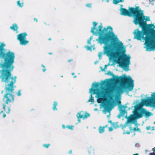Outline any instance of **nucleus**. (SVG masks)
Here are the masks:
<instances>
[{"label":"nucleus","instance_id":"1","mask_svg":"<svg viewBox=\"0 0 155 155\" xmlns=\"http://www.w3.org/2000/svg\"><path fill=\"white\" fill-rule=\"evenodd\" d=\"M0 44V58L3 59L5 61L0 64V67L2 69L0 71V78L2 79V81L8 83L5 85V94L3 99L6 104H8L14 100L12 93L14 91L13 84L16 81V77H13L11 71L14 68L13 64L15 56L14 52L4 48L6 45L4 43L1 42Z\"/></svg>","mask_w":155,"mask_h":155},{"label":"nucleus","instance_id":"2","mask_svg":"<svg viewBox=\"0 0 155 155\" xmlns=\"http://www.w3.org/2000/svg\"><path fill=\"white\" fill-rule=\"evenodd\" d=\"M113 29L110 26L107 28H104L103 31V35H101L97 40L98 43L102 45L106 44L110 41H114L115 43L110 44L108 46L104 47V53L107 56L110 58L114 56L116 54H123V61L120 63L118 62L119 66L123 68V70L127 71L129 70L128 66L125 67V65H129L130 64V56L129 55L124 54L126 52V47L124 45L122 42L118 38L117 36L112 32Z\"/></svg>","mask_w":155,"mask_h":155},{"label":"nucleus","instance_id":"3","mask_svg":"<svg viewBox=\"0 0 155 155\" xmlns=\"http://www.w3.org/2000/svg\"><path fill=\"white\" fill-rule=\"evenodd\" d=\"M120 12L122 15L134 17V23L136 25L139 24V26L142 28L141 31L138 29L134 31V34L136 38L138 40L145 41V45L151 41V38L147 35V32L155 33V26L153 24L147 25L146 21H150V18L143 15V11L139 7L130 8L129 11L121 9Z\"/></svg>","mask_w":155,"mask_h":155},{"label":"nucleus","instance_id":"4","mask_svg":"<svg viewBox=\"0 0 155 155\" xmlns=\"http://www.w3.org/2000/svg\"><path fill=\"white\" fill-rule=\"evenodd\" d=\"M98 86L97 83H93L92 84V88L89 90V93L91 94H96V97L97 98V101L98 103H104L106 100V96L107 92L106 90H102L100 91H97L95 92L93 89L94 87H97Z\"/></svg>","mask_w":155,"mask_h":155},{"label":"nucleus","instance_id":"5","mask_svg":"<svg viewBox=\"0 0 155 155\" xmlns=\"http://www.w3.org/2000/svg\"><path fill=\"white\" fill-rule=\"evenodd\" d=\"M143 106L155 108V93H152L150 97H147L146 99H142L141 103L137 106V107H141Z\"/></svg>","mask_w":155,"mask_h":155},{"label":"nucleus","instance_id":"6","mask_svg":"<svg viewBox=\"0 0 155 155\" xmlns=\"http://www.w3.org/2000/svg\"><path fill=\"white\" fill-rule=\"evenodd\" d=\"M120 79L123 81H127L130 82L128 85L127 89L128 91L133 90L134 87V81L132 80L131 77L129 76L127 77L125 74H124L120 77Z\"/></svg>","mask_w":155,"mask_h":155},{"label":"nucleus","instance_id":"7","mask_svg":"<svg viewBox=\"0 0 155 155\" xmlns=\"http://www.w3.org/2000/svg\"><path fill=\"white\" fill-rule=\"evenodd\" d=\"M27 35L26 33H24L18 35L17 39L20 41L21 45H25L28 43V41L26 39V36Z\"/></svg>","mask_w":155,"mask_h":155},{"label":"nucleus","instance_id":"8","mask_svg":"<svg viewBox=\"0 0 155 155\" xmlns=\"http://www.w3.org/2000/svg\"><path fill=\"white\" fill-rule=\"evenodd\" d=\"M102 26L101 25L98 26V29L96 28H95L93 27L92 28L91 32L93 33V34L96 35H100L99 37L103 35V31H102Z\"/></svg>","mask_w":155,"mask_h":155},{"label":"nucleus","instance_id":"9","mask_svg":"<svg viewBox=\"0 0 155 155\" xmlns=\"http://www.w3.org/2000/svg\"><path fill=\"white\" fill-rule=\"evenodd\" d=\"M132 116H133L134 118L136 119H138L142 117L143 114L142 112H136L134 113Z\"/></svg>","mask_w":155,"mask_h":155},{"label":"nucleus","instance_id":"10","mask_svg":"<svg viewBox=\"0 0 155 155\" xmlns=\"http://www.w3.org/2000/svg\"><path fill=\"white\" fill-rule=\"evenodd\" d=\"M3 108L4 110V111L6 113H8L9 112L10 110L9 106H7L6 105L3 104Z\"/></svg>","mask_w":155,"mask_h":155},{"label":"nucleus","instance_id":"11","mask_svg":"<svg viewBox=\"0 0 155 155\" xmlns=\"http://www.w3.org/2000/svg\"><path fill=\"white\" fill-rule=\"evenodd\" d=\"M90 116V114L87 113H84V116H81V117H82L83 119H84L87 118V117H89Z\"/></svg>","mask_w":155,"mask_h":155},{"label":"nucleus","instance_id":"12","mask_svg":"<svg viewBox=\"0 0 155 155\" xmlns=\"http://www.w3.org/2000/svg\"><path fill=\"white\" fill-rule=\"evenodd\" d=\"M10 28L12 29L15 31L16 30L18 29V27L16 24H14L12 26L10 27Z\"/></svg>","mask_w":155,"mask_h":155},{"label":"nucleus","instance_id":"13","mask_svg":"<svg viewBox=\"0 0 155 155\" xmlns=\"http://www.w3.org/2000/svg\"><path fill=\"white\" fill-rule=\"evenodd\" d=\"M84 112H80L78 113L77 115V117L78 118H81L82 117H81V116H84Z\"/></svg>","mask_w":155,"mask_h":155},{"label":"nucleus","instance_id":"14","mask_svg":"<svg viewBox=\"0 0 155 155\" xmlns=\"http://www.w3.org/2000/svg\"><path fill=\"white\" fill-rule=\"evenodd\" d=\"M105 127H100L99 128V132L100 133H103L104 131Z\"/></svg>","mask_w":155,"mask_h":155},{"label":"nucleus","instance_id":"15","mask_svg":"<svg viewBox=\"0 0 155 155\" xmlns=\"http://www.w3.org/2000/svg\"><path fill=\"white\" fill-rule=\"evenodd\" d=\"M144 111L145 115L147 117H149L152 115V114L150 112H148L147 111H145V110Z\"/></svg>","mask_w":155,"mask_h":155},{"label":"nucleus","instance_id":"16","mask_svg":"<svg viewBox=\"0 0 155 155\" xmlns=\"http://www.w3.org/2000/svg\"><path fill=\"white\" fill-rule=\"evenodd\" d=\"M18 5L20 7H22L23 5V2L20 3V1H18L17 2Z\"/></svg>","mask_w":155,"mask_h":155},{"label":"nucleus","instance_id":"17","mask_svg":"<svg viewBox=\"0 0 155 155\" xmlns=\"http://www.w3.org/2000/svg\"><path fill=\"white\" fill-rule=\"evenodd\" d=\"M57 105V103L56 102H54V104H53L54 107L53 108V109L54 110H57V109L56 108V106Z\"/></svg>","mask_w":155,"mask_h":155},{"label":"nucleus","instance_id":"18","mask_svg":"<svg viewBox=\"0 0 155 155\" xmlns=\"http://www.w3.org/2000/svg\"><path fill=\"white\" fill-rule=\"evenodd\" d=\"M88 102H94V97H92V94H91V96L88 101Z\"/></svg>","mask_w":155,"mask_h":155},{"label":"nucleus","instance_id":"19","mask_svg":"<svg viewBox=\"0 0 155 155\" xmlns=\"http://www.w3.org/2000/svg\"><path fill=\"white\" fill-rule=\"evenodd\" d=\"M85 47L87 49V50H91V48L92 47H88L87 46H85Z\"/></svg>","mask_w":155,"mask_h":155},{"label":"nucleus","instance_id":"20","mask_svg":"<svg viewBox=\"0 0 155 155\" xmlns=\"http://www.w3.org/2000/svg\"><path fill=\"white\" fill-rule=\"evenodd\" d=\"M67 127L69 129L72 130L73 129L74 126H67Z\"/></svg>","mask_w":155,"mask_h":155},{"label":"nucleus","instance_id":"21","mask_svg":"<svg viewBox=\"0 0 155 155\" xmlns=\"http://www.w3.org/2000/svg\"><path fill=\"white\" fill-rule=\"evenodd\" d=\"M103 53L102 52H100L99 53L98 57L100 59H101V56Z\"/></svg>","mask_w":155,"mask_h":155},{"label":"nucleus","instance_id":"22","mask_svg":"<svg viewBox=\"0 0 155 155\" xmlns=\"http://www.w3.org/2000/svg\"><path fill=\"white\" fill-rule=\"evenodd\" d=\"M93 25L94 26L93 27L95 28V27L97 25V23L96 22H93Z\"/></svg>","mask_w":155,"mask_h":155},{"label":"nucleus","instance_id":"23","mask_svg":"<svg viewBox=\"0 0 155 155\" xmlns=\"http://www.w3.org/2000/svg\"><path fill=\"white\" fill-rule=\"evenodd\" d=\"M49 145H50L49 144H45L43 145V146L45 147H46V148H48V147L49 146Z\"/></svg>","mask_w":155,"mask_h":155},{"label":"nucleus","instance_id":"24","mask_svg":"<svg viewBox=\"0 0 155 155\" xmlns=\"http://www.w3.org/2000/svg\"><path fill=\"white\" fill-rule=\"evenodd\" d=\"M108 129L110 131H111L113 130V128L111 127H108Z\"/></svg>","mask_w":155,"mask_h":155},{"label":"nucleus","instance_id":"25","mask_svg":"<svg viewBox=\"0 0 155 155\" xmlns=\"http://www.w3.org/2000/svg\"><path fill=\"white\" fill-rule=\"evenodd\" d=\"M17 95H18V96H20L21 95V91H19L18 92Z\"/></svg>","mask_w":155,"mask_h":155},{"label":"nucleus","instance_id":"26","mask_svg":"<svg viewBox=\"0 0 155 155\" xmlns=\"http://www.w3.org/2000/svg\"><path fill=\"white\" fill-rule=\"evenodd\" d=\"M150 126H147L146 127V129L147 130H149L150 129Z\"/></svg>","mask_w":155,"mask_h":155},{"label":"nucleus","instance_id":"27","mask_svg":"<svg viewBox=\"0 0 155 155\" xmlns=\"http://www.w3.org/2000/svg\"><path fill=\"white\" fill-rule=\"evenodd\" d=\"M124 134H130V132H124Z\"/></svg>","mask_w":155,"mask_h":155},{"label":"nucleus","instance_id":"28","mask_svg":"<svg viewBox=\"0 0 155 155\" xmlns=\"http://www.w3.org/2000/svg\"><path fill=\"white\" fill-rule=\"evenodd\" d=\"M91 41H90V39H89L88 40V41H87V43H88V44H90Z\"/></svg>","mask_w":155,"mask_h":155},{"label":"nucleus","instance_id":"29","mask_svg":"<svg viewBox=\"0 0 155 155\" xmlns=\"http://www.w3.org/2000/svg\"><path fill=\"white\" fill-rule=\"evenodd\" d=\"M91 4H87L86 5V6H87V7H90L91 6Z\"/></svg>","mask_w":155,"mask_h":155},{"label":"nucleus","instance_id":"30","mask_svg":"<svg viewBox=\"0 0 155 155\" xmlns=\"http://www.w3.org/2000/svg\"><path fill=\"white\" fill-rule=\"evenodd\" d=\"M154 152L153 153V154H155V147L153 149Z\"/></svg>","mask_w":155,"mask_h":155},{"label":"nucleus","instance_id":"31","mask_svg":"<svg viewBox=\"0 0 155 155\" xmlns=\"http://www.w3.org/2000/svg\"><path fill=\"white\" fill-rule=\"evenodd\" d=\"M93 38L92 37H90V38H89L90 41H91V40Z\"/></svg>","mask_w":155,"mask_h":155},{"label":"nucleus","instance_id":"32","mask_svg":"<svg viewBox=\"0 0 155 155\" xmlns=\"http://www.w3.org/2000/svg\"><path fill=\"white\" fill-rule=\"evenodd\" d=\"M43 66V67H44V69H43V71L44 72H45V70H46V69H45V66Z\"/></svg>","mask_w":155,"mask_h":155},{"label":"nucleus","instance_id":"33","mask_svg":"<svg viewBox=\"0 0 155 155\" xmlns=\"http://www.w3.org/2000/svg\"><path fill=\"white\" fill-rule=\"evenodd\" d=\"M80 118H78V120L79 122H81V120H80Z\"/></svg>","mask_w":155,"mask_h":155},{"label":"nucleus","instance_id":"34","mask_svg":"<svg viewBox=\"0 0 155 155\" xmlns=\"http://www.w3.org/2000/svg\"><path fill=\"white\" fill-rule=\"evenodd\" d=\"M5 116H6V115H5V114H3V117H5Z\"/></svg>","mask_w":155,"mask_h":155},{"label":"nucleus","instance_id":"35","mask_svg":"<svg viewBox=\"0 0 155 155\" xmlns=\"http://www.w3.org/2000/svg\"><path fill=\"white\" fill-rule=\"evenodd\" d=\"M34 20H35V21L36 22H37V21H38L37 19H36L35 18V19H34Z\"/></svg>","mask_w":155,"mask_h":155},{"label":"nucleus","instance_id":"36","mask_svg":"<svg viewBox=\"0 0 155 155\" xmlns=\"http://www.w3.org/2000/svg\"><path fill=\"white\" fill-rule=\"evenodd\" d=\"M62 127H63V128H65V126H64V125H62Z\"/></svg>","mask_w":155,"mask_h":155},{"label":"nucleus","instance_id":"37","mask_svg":"<svg viewBox=\"0 0 155 155\" xmlns=\"http://www.w3.org/2000/svg\"><path fill=\"white\" fill-rule=\"evenodd\" d=\"M147 51H151V50H149L147 48Z\"/></svg>","mask_w":155,"mask_h":155},{"label":"nucleus","instance_id":"38","mask_svg":"<svg viewBox=\"0 0 155 155\" xmlns=\"http://www.w3.org/2000/svg\"><path fill=\"white\" fill-rule=\"evenodd\" d=\"M120 115H118V117L119 118H120Z\"/></svg>","mask_w":155,"mask_h":155},{"label":"nucleus","instance_id":"39","mask_svg":"<svg viewBox=\"0 0 155 155\" xmlns=\"http://www.w3.org/2000/svg\"><path fill=\"white\" fill-rule=\"evenodd\" d=\"M97 110V108H95L94 109V110L96 111V110Z\"/></svg>","mask_w":155,"mask_h":155},{"label":"nucleus","instance_id":"40","mask_svg":"<svg viewBox=\"0 0 155 155\" xmlns=\"http://www.w3.org/2000/svg\"><path fill=\"white\" fill-rule=\"evenodd\" d=\"M107 65H105V68H106V67H107Z\"/></svg>","mask_w":155,"mask_h":155},{"label":"nucleus","instance_id":"41","mask_svg":"<svg viewBox=\"0 0 155 155\" xmlns=\"http://www.w3.org/2000/svg\"><path fill=\"white\" fill-rule=\"evenodd\" d=\"M134 130H135V131L136 130V129H135V128H134Z\"/></svg>","mask_w":155,"mask_h":155},{"label":"nucleus","instance_id":"42","mask_svg":"<svg viewBox=\"0 0 155 155\" xmlns=\"http://www.w3.org/2000/svg\"><path fill=\"white\" fill-rule=\"evenodd\" d=\"M3 92H4V91H2V94H3Z\"/></svg>","mask_w":155,"mask_h":155},{"label":"nucleus","instance_id":"43","mask_svg":"<svg viewBox=\"0 0 155 155\" xmlns=\"http://www.w3.org/2000/svg\"><path fill=\"white\" fill-rule=\"evenodd\" d=\"M72 74L73 75H74V73H72Z\"/></svg>","mask_w":155,"mask_h":155},{"label":"nucleus","instance_id":"44","mask_svg":"<svg viewBox=\"0 0 155 155\" xmlns=\"http://www.w3.org/2000/svg\"><path fill=\"white\" fill-rule=\"evenodd\" d=\"M71 153V151H70V153Z\"/></svg>","mask_w":155,"mask_h":155},{"label":"nucleus","instance_id":"45","mask_svg":"<svg viewBox=\"0 0 155 155\" xmlns=\"http://www.w3.org/2000/svg\"><path fill=\"white\" fill-rule=\"evenodd\" d=\"M103 112L104 113H105V111H103Z\"/></svg>","mask_w":155,"mask_h":155},{"label":"nucleus","instance_id":"46","mask_svg":"<svg viewBox=\"0 0 155 155\" xmlns=\"http://www.w3.org/2000/svg\"><path fill=\"white\" fill-rule=\"evenodd\" d=\"M135 155H138V154H135Z\"/></svg>","mask_w":155,"mask_h":155},{"label":"nucleus","instance_id":"47","mask_svg":"<svg viewBox=\"0 0 155 155\" xmlns=\"http://www.w3.org/2000/svg\"><path fill=\"white\" fill-rule=\"evenodd\" d=\"M137 130H139V131H140V129H138Z\"/></svg>","mask_w":155,"mask_h":155},{"label":"nucleus","instance_id":"48","mask_svg":"<svg viewBox=\"0 0 155 155\" xmlns=\"http://www.w3.org/2000/svg\"><path fill=\"white\" fill-rule=\"evenodd\" d=\"M93 49H94L95 48H93Z\"/></svg>","mask_w":155,"mask_h":155},{"label":"nucleus","instance_id":"49","mask_svg":"<svg viewBox=\"0 0 155 155\" xmlns=\"http://www.w3.org/2000/svg\"><path fill=\"white\" fill-rule=\"evenodd\" d=\"M49 40H51V39H50V38H49Z\"/></svg>","mask_w":155,"mask_h":155},{"label":"nucleus","instance_id":"50","mask_svg":"<svg viewBox=\"0 0 155 155\" xmlns=\"http://www.w3.org/2000/svg\"><path fill=\"white\" fill-rule=\"evenodd\" d=\"M154 124H155V122H154Z\"/></svg>","mask_w":155,"mask_h":155}]
</instances>
